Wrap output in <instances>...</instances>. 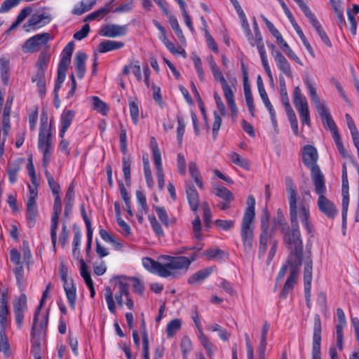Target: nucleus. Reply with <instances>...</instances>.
<instances>
[{"label":"nucleus","mask_w":359,"mask_h":359,"mask_svg":"<svg viewBox=\"0 0 359 359\" xmlns=\"http://www.w3.org/2000/svg\"><path fill=\"white\" fill-rule=\"evenodd\" d=\"M63 287L69 305L72 309L74 310L76 302V287L74 282L66 283Z\"/></svg>","instance_id":"obj_32"},{"label":"nucleus","mask_w":359,"mask_h":359,"mask_svg":"<svg viewBox=\"0 0 359 359\" xmlns=\"http://www.w3.org/2000/svg\"><path fill=\"white\" fill-rule=\"evenodd\" d=\"M292 102L297 109H301L302 107H305V106H309L307 100L302 94L299 86H296L294 89Z\"/></svg>","instance_id":"obj_41"},{"label":"nucleus","mask_w":359,"mask_h":359,"mask_svg":"<svg viewBox=\"0 0 359 359\" xmlns=\"http://www.w3.org/2000/svg\"><path fill=\"white\" fill-rule=\"evenodd\" d=\"M105 290V299L107 304L109 311L112 314H114L116 313V305L114 302L112 291L109 287H107Z\"/></svg>","instance_id":"obj_57"},{"label":"nucleus","mask_w":359,"mask_h":359,"mask_svg":"<svg viewBox=\"0 0 359 359\" xmlns=\"http://www.w3.org/2000/svg\"><path fill=\"white\" fill-rule=\"evenodd\" d=\"M96 4V0L81 1L76 4L72 13L76 15H81L90 11Z\"/></svg>","instance_id":"obj_38"},{"label":"nucleus","mask_w":359,"mask_h":359,"mask_svg":"<svg viewBox=\"0 0 359 359\" xmlns=\"http://www.w3.org/2000/svg\"><path fill=\"white\" fill-rule=\"evenodd\" d=\"M189 172L196 184L201 189H204V184L196 163L191 161L189 163Z\"/></svg>","instance_id":"obj_39"},{"label":"nucleus","mask_w":359,"mask_h":359,"mask_svg":"<svg viewBox=\"0 0 359 359\" xmlns=\"http://www.w3.org/2000/svg\"><path fill=\"white\" fill-rule=\"evenodd\" d=\"M118 291L115 294V299L120 306H123V297H128L129 290L128 283L123 281H119L117 284Z\"/></svg>","instance_id":"obj_42"},{"label":"nucleus","mask_w":359,"mask_h":359,"mask_svg":"<svg viewBox=\"0 0 359 359\" xmlns=\"http://www.w3.org/2000/svg\"><path fill=\"white\" fill-rule=\"evenodd\" d=\"M51 20V16L48 13L33 15L27 21L28 26L41 27L48 24Z\"/></svg>","instance_id":"obj_34"},{"label":"nucleus","mask_w":359,"mask_h":359,"mask_svg":"<svg viewBox=\"0 0 359 359\" xmlns=\"http://www.w3.org/2000/svg\"><path fill=\"white\" fill-rule=\"evenodd\" d=\"M161 258L165 261L163 268L169 273L165 278H177L189 270L191 263L196 260L197 255L194 253L189 257L163 255Z\"/></svg>","instance_id":"obj_4"},{"label":"nucleus","mask_w":359,"mask_h":359,"mask_svg":"<svg viewBox=\"0 0 359 359\" xmlns=\"http://www.w3.org/2000/svg\"><path fill=\"white\" fill-rule=\"evenodd\" d=\"M151 88L152 90L153 94V99L155 100L156 104L161 108L164 106V102L163 100V97L161 95V88L159 86H157L154 84H153L151 86Z\"/></svg>","instance_id":"obj_61"},{"label":"nucleus","mask_w":359,"mask_h":359,"mask_svg":"<svg viewBox=\"0 0 359 359\" xmlns=\"http://www.w3.org/2000/svg\"><path fill=\"white\" fill-rule=\"evenodd\" d=\"M153 23L154 26L159 30L161 35L159 37L161 41L163 43L167 49L172 54L177 55H182L184 57L187 54L184 49L182 48L180 46H176L172 42H171L167 36L166 29L165 27L157 20H154Z\"/></svg>","instance_id":"obj_16"},{"label":"nucleus","mask_w":359,"mask_h":359,"mask_svg":"<svg viewBox=\"0 0 359 359\" xmlns=\"http://www.w3.org/2000/svg\"><path fill=\"white\" fill-rule=\"evenodd\" d=\"M299 6L305 16L308 18L309 22L316 29L317 34L320 37L322 41L327 46H332V42L324 31L322 25L318 20L316 18L315 14L311 11L309 6L304 3L303 0H294Z\"/></svg>","instance_id":"obj_8"},{"label":"nucleus","mask_w":359,"mask_h":359,"mask_svg":"<svg viewBox=\"0 0 359 359\" xmlns=\"http://www.w3.org/2000/svg\"><path fill=\"white\" fill-rule=\"evenodd\" d=\"M26 208L27 225L29 227H33L38 216L36 201L27 200L26 203Z\"/></svg>","instance_id":"obj_28"},{"label":"nucleus","mask_w":359,"mask_h":359,"mask_svg":"<svg viewBox=\"0 0 359 359\" xmlns=\"http://www.w3.org/2000/svg\"><path fill=\"white\" fill-rule=\"evenodd\" d=\"M153 208L155 210L158 219L165 226L168 227L170 224H173L176 222V219L175 217H169L164 207L153 205Z\"/></svg>","instance_id":"obj_36"},{"label":"nucleus","mask_w":359,"mask_h":359,"mask_svg":"<svg viewBox=\"0 0 359 359\" xmlns=\"http://www.w3.org/2000/svg\"><path fill=\"white\" fill-rule=\"evenodd\" d=\"M149 221L150 222L151 226L153 231L156 233V234L158 236H163L164 231L161 225V224L158 222L155 216L149 215L148 217Z\"/></svg>","instance_id":"obj_56"},{"label":"nucleus","mask_w":359,"mask_h":359,"mask_svg":"<svg viewBox=\"0 0 359 359\" xmlns=\"http://www.w3.org/2000/svg\"><path fill=\"white\" fill-rule=\"evenodd\" d=\"M259 93L260 95V97H261L266 108L269 111L270 118H271L273 125L274 126H277V120L276 118V111H275V109H274L272 104L271 103V102L269 99L266 91L265 90V89H261V90H260V92H259Z\"/></svg>","instance_id":"obj_37"},{"label":"nucleus","mask_w":359,"mask_h":359,"mask_svg":"<svg viewBox=\"0 0 359 359\" xmlns=\"http://www.w3.org/2000/svg\"><path fill=\"white\" fill-rule=\"evenodd\" d=\"M87 55L83 52H78L74 58V65L77 76L82 79L86 73V60Z\"/></svg>","instance_id":"obj_31"},{"label":"nucleus","mask_w":359,"mask_h":359,"mask_svg":"<svg viewBox=\"0 0 359 359\" xmlns=\"http://www.w3.org/2000/svg\"><path fill=\"white\" fill-rule=\"evenodd\" d=\"M74 48L73 41L69 42L62 50L60 60L57 67V74L55 82L62 83L66 78V72L71 62L72 55Z\"/></svg>","instance_id":"obj_9"},{"label":"nucleus","mask_w":359,"mask_h":359,"mask_svg":"<svg viewBox=\"0 0 359 359\" xmlns=\"http://www.w3.org/2000/svg\"><path fill=\"white\" fill-rule=\"evenodd\" d=\"M191 318L198 330V338L201 345L205 349L207 354L211 357L213 354V344L209 341L203 331L202 324L196 307L192 311Z\"/></svg>","instance_id":"obj_15"},{"label":"nucleus","mask_w":359,"mask_h":359,"mask_svg":"<svg viewBox=\"0 0 359 359\" xmlns=\"http://www.w3.org/2000/svg\"><path fill=\"white\" fill-rule=\"evenodd\" d=\"M321 320L318 315L313 319V334L312 341V359H321Z\"/></svg>","instance_id":"obj_13"},{"label":"nucleus","mask_w":359,"mask_h":359,"mask_svg":"<svg viewBox=\"0 0 359 359\" xmlns=\"http://www.w3.org/2000/svg\"><path fill=\"white\" fill-rule=\"evenodd\" d=\"M92 105L93 109L97 111L101 114L106 116L109 111V108L107 104L101 100L98 97L93 96L92 97Z\"/></svg>","instance_id":"obj_48"},{"label":"nucleus","mask_w":359,"mask_h":359,"mask_svg":"<svg viewBox=\"0 0 359 359\" xmlns=\"http://www.w3.org/2000/svg\"><path fill=\"white\" fill-rule=\"evenodd\" d=\"M142 263L144 268L151 273L157 274L162 278H165L168 274L163 268V263L155 261L151 257L142 258Z\"/></svg>","instance_id":"obj_18"},{"label":"nucleus","mask_w":359,"mask_h":359,"mask_svg":"<svg viewBox=\"0 0 359 359\" xmlns=\"http://www.w3.org/2000/svg\"><path fill=\"white\" fill-rule=\"evenodd\" d=\"M212 271L213 269L212 267L202 269L190 276L187 282L190 285L201 283L205 278H207L212 273Z\"/></svg>","instance_id":"obj_30"},{"label":"nucleus","mask_w":359,"mask_h":359,"mask_svg":"<svg viewBox=\"0 0 359 359\" xmlns=\"http://www.w3.org/2000/svg\"><path fill=\"white\" fill-rule=\"evenodd\" d=\"M192 347L193 345L190 338L187 336L183 337L180 344V348L184 359L187 358V355L191 351Z\"/></svg>","instance_id":"obj_53"},{"label":"nucleus","mask_w":359,"mask_h":359,"mask_svg":"<svg viewBox=\"0 0 359 359\" xmlns=\"http://www.w3.org/2000/svg\"><path fill=\"white\" fill-rule=\"evenodd\" d=\"M9 60L6 57H0L1 79L4 85H7L9 80Z\"/></svg>","instance_id":"obj_43"},{"label":"nucleus","mask_w":359,"mask_h":359,"mask_svg":"<svg viewBox=\"0 0 359 359\" xmlns=\"http://www.w3.org/2000/svg\"><path fill=\"white\" fill-rule=\"evenodd\" d=\"M297 278L298 273H295V271H290V275L279 294L280 299H285L287 294L293 290L297 283Z\"/></svg>","instance_id":"obj_29"},{"label":"nucleus","mask_w":359,"mask_h":359,"mask_svg":"<svg viewBox=\"0 0 359 359\" xmlns=\"http://www.w3.org/2000/svg\"><path fill=\"white\" fill-rule=\"evenodd\" d=\"M257 48L258 52H259L260 57H261L263 67H264L267 76H269L270 81L273 82V78L271 70L269 65L267 55H266V52L265 50L264 44H260L259 46H257Z\"/></svg>","instance_id":"obj_40"},{"label":"nucleus","mask_w":359,"mask_h":359,"mask_svg":"<svg viewBox=\"0 0 359 359\" xmlns=\"http://www.w3.org/2000/svg\"><path fill=\"white\" fill-rule=\"evenodd\" d=\"M107 14V10L102 9V8L88 14L86 15L83 20L84 22L92 21L94 20H100L104 15Z\"/></svg>","instance_id":"obj_60"},{"label":"nucleus","mask_w":359,"mask_h":359,"mask_svg":"<svg viewBox=\"0 0 359 359\" xmlns=\"http://www.w3.org/2000/svg\"><path fill=\"white\" fill-rule=\"evenodd\" d=\"M269 327V323L266 321L264 322L261 330L260 342L257 348L259 354V359H264L265 358V351L267 344V335Z\"/></svg>","instance_id":"obj_27"},{"label":"nucleus","mask_w":359,"mask_h":359,"mask_svg":"<svg viewBox=\"0 0 359 359\" xmlns=\"http://www.w3.org/2000/svg\"><path fill=\"white\" fill-rule=\"evenodd\" d=\"M186 194L190 209L194 212H196L200 201L199 194L194 185L189 184L186 185Z\"/></svg>","instance_id":"obj_26"},{"label":"nucleus","mask_w":359,"mask_h":359,"mask_svg":"<svg viewBox=\"0 0 359 359\" xmlns=\"http://www.w3.org/2000/svg\"><path fill=\"white\" fill-rule=\"evenodd\" d=\"M290 255L287 259V264L290 267V271H295L298 273L299 267L302 265L303 248L299 249H290Z\"/></svg>","instance_id":"obj_24"},{"label":"nucleus","mask_w":359,"mask_h":359,"mask_svg":"<svg viewBox=\"0 0 359 359\" xmlns=\"http://www.w3.org/2000/svg\"><path fill=\"white\" fill-rule=\"evenodd\" d=\"M27 308V297L25 294H22L18 299L17 302L13 304V311H25Z\"/></svg>","instance_id":"obj_58"},{"label":"nucleus","mask_w":359,"mask_h":359,"mask_svg":"<svg viewBox=\"0 0 359 359\" xmlns=\"http://www.w3.org/2000/svg\"><path fill=\"white\" fill-rule=\"evenodd\" d=\"M20 169L21 167L18 163H11L8 165L7 172L11 184H14L17 182L18 174Z\"/></svg>","instance_id":"obj_45"},{"label":"nucleus","mask_w":359,"mask_h":359,"mask_svg":"<svg viewBox=\"0 0 359 359\" xmlns=\"http://www.w3.org/2000/svg\"><path fill=\"white\" fill-rule=\"evenodd\" d=\"M312 279V261L309 260L305 263L304 269V295L308 306L311 300Z\"/></svg>","instance_id":"obj_22"},{"label":"nucleus","mask_w":359,"mask_h":359,"mask_svg":"<svg viewBox=\"0 0 359 359\" xmlns=\"http://www.w3.org/2000/svg\"><path fill=\"white\" fill-rule=\"evenodd\" d=\"M299 114V117L301 121L303 124H306L309 126H311V119H310V111L309 109V106H305V107H302L301 109H297Z\"/></svg>","instance_id":"obj_63"},{"label":"nucleus","mask_w":359,"mask_h":359,"mask_svg":"<svg viewBox=\"0 0 359 359\" xmlns=\"http://www.w3.org/2000/svg\"><path fill=\"white\" fill-rule=\"evenodd\" d=\"M128 25H119L116 24H108L102 26L99 32L100 35L105 37L114 38L126 34Z\"/></svg>","instance_id":"obj_17"},{"label":"nucleus","mask_w":359,"mask_h":359,"mask_svg":"<svg viewBox=\"0 0 359 359\" xmlns=\"http://www.w3.org/2000/svg\"><path fill=\"white\" fill-rule=\"evenodd\" d=\"M286 191L289 195L288 201H289V208L291 210V215L293 218H295V212H296V203H297V187L293 182V180L287 177H286Z\"/></svg>","instance_id":"obj_19"},{"label":"nucleus","mask_w":359,"mask_h":359,"mask_svg":"<svg viewBox=\"0 0 359 359\" xmlns=\"http://www.w3.org/2000/svg\"><path fill=\"white\" fill-rule=\"evenodd\" d=\"M231 161L236 165L245 169L250 170V163L245 158L242 157L238 153L233 152L230 154Z\"/></svg>","instance_id":"obj_50"},{"label":"nucleus","mask_w":359,"mask_h":359,"mask_svg":"<svg viewBox=\"0 0 359 359\" xmlns=\"http://www.w3.org/2000/svg\"><path fill=\"white\" fill-rule=\"evenodd\" d=\"M318 154L317 149L312 145L307 144L303 148L302 161L311 171L313 184L325 180L323 173L317 165Z\"/></svg>","instance_id":"obj_5"},{"label":"nucleus","mask_w":359,"mask_h":359,"mask_svg":"<svg viewBox=\"0 0 359 359\" xmlns=\"http://www.w3.org/2000/svg\"><path fill=\"white\" fill-rule=\"evenodd\" d=\"M0 351L6 356H8L10 355V344L8 338L6 335V332H4V330L0 331Z\"/></svg>","instance_id":"obj_51"},{"label":"nucleus","mask_w":359,"mask_h":359,"mask_svg":"<svg viewBox=\"0 0 359 359\" xmlns=\"http://www.w3.org/2000/svg\"><path fill=\"white\" fill-rule=\"evenodd\" d=\"M124 46V43L111 40H104L100 43L97 50L100 53H104L121 49Z\"/></svg>","instance_id":"obj_33"},{"label":"nucleus","mask_w":359,"mask_h":359,"mask_svg":"<svg viewBox=\"0 0 359 359\" xmlns=\"http://www.w3.org/2000/svg\"><path fill=\"white\" fill-rule=\"evenodd\" d=\"M136 198L138 205L140 206V212L147 214L149 212V206L147 203L145 195L140 190L136 191Z\"/></svg>","instance_id":"obj_55"},{"label":"nucleus","mask_w":359,"mask_h":359,"mask_svg":"<svg viewBox=\"0 0 359 359\" xmlns=\"http://www.w3.org/2000/svg\"><path fill=\"white\" fill-rule=\"evenodd\" d=\"M182 326V320L179 318L172 320L166 327V332L168 337H173Z\"/></svg>","instance_id":"obj_49"},{"label":"nucleus","mask_w":359,"mask_h":359,"mask_svg":"<svg viewBox=\"0 0 359 359\" xmlns=\"http://www.w3.org/2000/svg\"><path fill=\"white\" fill-rule=\"evenodd\" d=\"M53 120H51L48 123V117L46 114L43 113L41 115L37 147L43 154L42 165L44 168V174L48 186L53 194L57 195L60 192V186L48 170L53 150Z\"/></svg>","instance_id":"obj_1"},{"label":"nucleus","mask_w":359,"mask_h":359,"mask_svg":"<svg viewBox=\"0 0 359 359\" xmlns=\"http://www.w3.org/2000/svg\"><path fill=\"white\" fill-rule=\"evenodd\" d=\"M50 60V57L46 53H41L39 56L38 60L36 64L37 69L46 71L48 65Z\"/></svg>","instance_id":"obj_59"},{"label":"nucleus","mask_w":359,"mask_h":359,"mask_svg":"<svg viewBox=\"0 0 359 359\" xmlns=\"http://www.w3.org/2000/svg\"><path fill=\"white\" fill-rule=\"evenodd\" d=\"M50 39L48 33H42L34 35L25 41L22 46L24 53H34L45 46Z\"/></svg>","instance_id":"obj_14"},{"label":"nucleus","mask_w":359,"mask_h":359,"mask_svg":"<svg viewBox=\"0 0 359 359\" xmlns=\"http://www.w3.org/2000/svg\"><path fill=\"white\" fill-rule=\"evenodd\" d=\"M54 196L53 212L50 219V238L54 251L56 250L57 230L62 211V201L60 194Z\"/></svg>","instance_id":"obj_12"},{"label":"nucleus","mask_w":359,"mask_h":359,"mask_svg":"<svg viewBox=\"0 0 359 359\" xmlns=\"http://www.w3.org/2000/svg\"><path fill=\"white\" fill-rule=\"evenodd\" d=\"M212 192L217 197L221 198L227 202H231L234 199L233 194L227 188L222 186H216L213 187Z\"/></svg>","instance_id":"obj_44"},{"label":"nucleus","mask_w":359,"mask_h":359,"mask_svg":"<svg viewBox=\"0 0 359 359\" xmlns=\"http://www.w3.org/2000/svg\"><path fill=\"white\" fill-rule=\"evenodd\" d=\"M283 242L287 250L299 249L303 248V242L299 230V224H292L291 227L284 226L281 229Z\"/></svg>","instance_id":"obj_7"},{"label":"nucleus","mask_w":359,"mask_h":359,"mask_svg":"<svg viewBox=\"0 0 359 359\" xmlns=\"http://www.w3.org/2000/svg\"><path fill=\"white\" fill-rule=\"evenodd\" d=\"M268 233L266 229H264L259 235V256L263 257L266 252L268 243Z\"/></svg>","instance_id":"obj_54"},{"label":"nucleus","mask_w":359,"mask_h":359,"mask_svg":"<svg viewBox=\"0 0 359 359\" xmlns=\"http://www.w3.org/2000/svg\"><path fill=\"white\" fill-rule=\"evenodd\" d=\"M304 82L309 91L311 102L314 104L319 116L323 119L324 126H327L330 130L339 154L344 158L348 157V153L344 147L337 126L327 107L321 103L320 97L317 94L316 88L313 84L312 81L309 76H306L304 79Z\"/></svg>","instance_id":"obj_2"},{"label":"nucleus","mask_w":359,"mask_h":359,"mask_svg":"<svg viewBox=\"0 0 359 359\" xmlns=\"http://www.w3.org/2000/svg\"><path fill=\"white\" fill-rule=\"evenodd\" d=\"M130 114L134 124H137L139 121V107L135 102L129 103Z\"/></svg>","instance_id":"obj_64"},{"label":"nucleus","mask_w":359,"mask_h":359,"mask_svg":"<svg viewBox=\"0 0 359 359\" xmlns=\"http://www.w3.org/2000/svg\"><path fill=\"white\" fill-rule=\"evenodd\" d=\"M316 194L318 196L317 205L319 210L327 218L334 219L338 210L334 203L325 196L327 187L325 180L313 184Z\"/></svg>","instance_id":"obj_6"},{"label":"nucleus","mask_w":359,"mask_h":359,"mask_svg":"<svg viewBox=\"0 0 359 359\" xmlns=\"http://www.w3.org/2000/svg\"><path fill=\"white\" fill-rule=\"evenodd\" d=\"M224 95L230 109L231 116L233 117H236L238 114V109L235 102L234 94L232 90L224 93Z\"/></svg>","instance_id":"obj_47"},{"label":"nucleus","mask_w":359,"mask_h":359,"mask_svg":"<svg viewBox=\"0 0 359 359\" xmlns=\"http://www.w3.org/2000/svg\"><path fill=\"white\" fill-rule=\"evenodd\" d=\"M191 60L194 62V68L197 72L198 76L201 81L205 80V74L202 66V62L198 55L193 54Z\"/></svg>","instance_id":"obj_52"},{"label":"nucleus","mask_w":359,"mask_h":359,"mask_svg":"<svg viewBox=\"0 0 359 359\" xmlns=\"http://www.w3.org/2000/svg\"><path fill=\"white\" fill-rule=\"evenodd\" d=\"M207 61L212 71L213 76L217 81H219L221 84V87L224 93L231 90V87L228 84L225 79L222 72L219 70L216 62L215 61L212 56H209L207 58Z\"/></svg>","instance_id":"obj_21"},{"label":"nucleus","mask_w":359,"mask_h":359,"mask_svg":"<svg viewBox=\"0 0 359 359\" xmlns=\"http://www.w3.org/2000/svg\"><path fill=\"white\" fill-rule=\"evenodd\" d=\"M75 114V111L72 109H65L61 114L60 118V129L59 133V137L60 138L64 137L65 133L74 118Z\"/></svg>","instance_id":"obj_25"},{"label":"nucleus","mask_w":359,"mask_h":359,"mask_svg":"<svg viewBox=\"0 0 359 359\" xmlns=\"http://www.w3.org/2000/svg\"><path fill=\"white\" fill-rule=\"evenodd\" d=\"M337 316L338 320V323L336 325L337 346L340 350H342L344 343L343 330L346 325V316L342 309L338 308L337 309Z\"/></svg>","instance_id":"obj_20"},{"label":"nucleus","mask_w":359,"mask_h":359,"mask_svg":"<svg viewBox=\"0 0 359 359\" xmlns=\"http://www.w3.org/2000/svg\"><path fill=\"white\" fill-rule=\"evenodd\" d=\"M290 218L291 224H298V218H299L300 221L302 223L303 226L307 231L309 233H311L313 232V225L310 222V210L309 205L303 203L297 205L296 203V212H295V218H293L291 215V210H290Z\"/></svg>","instance_id":"obj_10"},{"label":"nucleus","mask_w":359,"mask_h":359,"mask_svg":"<svg viewBox=\"0 0 359 359\" xmlns=\"http://www.w3.org/2000/svg\"><path fill=\"white\" fill-rule=\"evenodd\" d=\"M123 163V172L124 175L125 182L127 186L131 184L130 168H131V159L129 156L123 157L122 159Z\"/></svg>","instance_id":"obj_46"},{"label":"nucleus","mask_w":359,"mask_h":359,"mask_svg":"<svg viewBox=\"0 0 359 359\" xmlns=\"http://www.w3.org/2000/svg\"><path fill=\"white\" fill-rule=\"evenodd\" d=\"M205 255L209 259L219 260L224 255V252L219 248H210L205 252Z\"/></svg>","instance_id":"obj_62"},{"label":"nucleus","mask_w":359,"mask_h":359,"mask_svg":"<svg viewBox=\"0 0 359 359\" xmlns=\"http://www.w3.org/2000/svg\"><path fill=\"white\" fill-rule=\"evenodd\" d=\"M271 55L275 60L277 67L286 76L292 78V67L280 51H272Z\"/></svg>","instance_id":"obj_23"},{"label":"nucleus","mask_w":359,"mask_h":359,"mask_svg":"<svg viewBox=\"0 0 359 359\" xmlns=\"http://www.w3.org/2000/svg\"><path fill=\"white\" fill-rule=\"evenodd\" d=\"M247 205L241 224V238L243 251L246 254H249L253 250L255 245V199L253 196L250 195L248 197Z\"/></svg>","instance_id":"obj_3"},{"label":"nucleus","mask_w":359,"mask_h":359,"mask_svg":"<svg viewBox=\"0 0 359 359\" xmlns=\"http://www.w3.org/2000/svg\"><path fill=\"white\" fill-rule=\"evenodd\" d=\"M150 147L153 155V161L156 170L158 186L162 190L165 186L164 174L161 162V154L156 139L152 137L150 140Z\"/></svg>","instance_id":"obj_11"},{"label":"nucleus","mask_w":359,"mask_h":359,"mask_svg":"<svg viewBox=\"0 0 359 359\" xmlns=\"http://www.w3.org/2000/svg\"><path fill=\"white\" fill-rule=\"evenodd\" d=\"M288 19L290 20V21L293 28L294 29V30L297 32V34H298V36L301 39L304 46H305V48L307 50V51L310 53L311 55L314 57L315 56L314 51H313L311 44L309 43V42L306 39L304 32H302V30L301 27L299 26V25L297 23V22L294 20L293 15H292V18H288Z\"/></svg>","instance_id":"obj_35"}]
</instances>
